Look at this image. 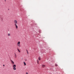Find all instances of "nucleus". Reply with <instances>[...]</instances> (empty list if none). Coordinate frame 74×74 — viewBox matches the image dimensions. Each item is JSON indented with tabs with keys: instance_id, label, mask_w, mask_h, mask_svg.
Listing matches in <instances>:
<instances>
[{
	"instance_id": "nucleus-1",
	"label": "nucleus",
	"mask_w": 74,
	"mask_h": 74,
	"mask_svg": "<svg viewBox=\"0 0 74 74\" xmlns=\"http://www.w3.org/2000/svg\"><path fill=\"white\" fill-rule=\"evenodd\" d=\"M14 23H15L14 25L16 27V29H17L18 28V26H17V25H16L17 23V21L16 20H14Z\"/></svg>"
},
{
	"instance_id": "nucleus-2",
	"label": "nucleus",
	"mask_w": 74,
	"mask_h": 74,
	"mask_svg": "<svg viewBox=\"0 0 74 74\" xmlns=\"http://www.w3.org/2000/svg\"><path fill=\"white\" fill-rule=\"evenodd\" d=\"M16 65L14 64L13 65V70H16Z\"/></svg>"
},
{
	"instance_id": "nucleus-3",
	"label": "nucleus",
	"mask_w": 74,
	"mask_h": 74,
	"mask_svg": "<svg viewBox=\"0 0 74 74\" xmlns=\"http://www.w3.org/2000/svg\"><path fill=\"white\" fill-rule=\"evenodd\" d=\"M20 42L19 41L17 43V45L18 47H21V45H20Z\"/></svg>"
},
{
	"instance_id": "nucleus-4",
	"label": "nucleus",
	"mask_w": 74,
	"mask_h": 74,
	"mask_svg": "<svg viewBox=\"0 0 74 74\" xmlns=\"http://www.w3.org/2000/svg\"><path fill=\"white\" fill-rule=\"evenodd\" d=\"M11 62L12 63V64H14V61H12V60H11Z\"/></svg>"
},
{
	"instance_id": "nucleus-5",
	"label": "nucleus",
	"mask_w": 74,
	"mask_h": 74,
	"mask_svg": "<svg viewBox=\"0 0 74 74\" xmlns=\"http://www.w3.org/2000/svg\"><path fill=\"white\" fill-rule=\"evenodd\" d=\"M8 36H11V34H10V33L8 34Z\"/></svg>"
},
{
	"instance_id": "nucleus-6",
	"label": "nucleus",
	"mask_w": 74,
	"mask_h": 74,
	"mask_svg": "<svg viewBox=\"0 0 74 74\" xmlns=\"http://www.w3.org/2000/svg\"><path fill=\"white\" fill-rule=\"evenodd\" d=\"M42 67H43V68L45 67V66L44 65H42Z\"/></svg>"
},
{
	"instance_id": "nucleus-7",
	"label": "nucleus",
	"mask_w": 74,
	"mask_h": 74,
	"mask_svg": "<svg viewBox=\"0 0 74 74\" xmlns=\"http://www.w3.org/2000/svg\"><path fill=\"white\" fill-rule=\"evenodd\" d=\"M37 63L38 64H39V61H38V60H37Z\"/></svg>"
},
{
	"instance_id": "nucleus-8",
	"label": "nucleus",
	"mask_w": 74,
	"mask_h": 74,
	"mask_svg": "<svg viewBox=\"0 0 74 74\" xmlns=\"http://www.w3.org/2000/svg\"><path fill=\"white\" fill-rule=\"evenodd\" d=\"M24 66H26V63L25 62H24Z\"/></svg>"
},
{
	"instance_id": "nucleus-9",
	"label": "nucleus",
	"mask_w": 74,
	"mask_h": 74,
	"mask_svg": "<svg viewBox=\"0 0 74 74\" xmlns=\"http://www.w3.org/2000/svg\"><path fill=\"white\" fill-rule=\"evenodd\" d=\"M15 58H16V54L15 53Z\"/></svg>"
},
{
	"instance_id": "nucleus-10",
	"label": "nucleus",
	"mask_w": 74,
	"mask_h": 74,
	"mask_svg": "<svg viewBox=\"0 0 74 74\" xmlns=\"http://www.w3.org/2000/svg\"><path fill=\"white\" fill-rule=\"evenodd\" d=\"M17 49H18V52H21V51H20L19 50V49L18 48H17Z\"/></svg>"
},
{
	"instance_id": "nucleus-11",
	"label": "nucleus",
	"mask_w": 74,
	"mask_h": 74,
	"mask_svg": "<svg viewBox=\"0 0 74 74\" xmlns=\"http://www.w3.org/2000/svg\"><path fill=\"white\" fill-rule=\"evenodd\" d=\"M38 60H41V58L40 57H39L38 58Z\"/></svg>"
},
{
	"instance_id": "nucleus-12",
	"label": "nucleus",
	"mask_w": 74,
	"mask_h": 74,
	"mask_svg": "<svg viewBox=\"0 0 74 74\" xmlns=\"http://www.w3.org/2000/svg\"><path fill=\"white\" fill-rule=\"evenodd\" d=\"M26 51H27V54H29V53L28 52V51H27V50H26Z\"/></svg>"
},
{
	"instance_id": "nucleus-13",
	"label": "nucleus",
	"mask_w": 74,
	"mask_h": 74,
	"mask_svg": "<svg viewBox=\"0 0 74 74\" xmlns=\"http://www.w3.org/2000/svg\"><path fill=\"white\" fill-rule=\"evenodd\" d=\"M55 66H56V67H57V66H58V64H55Z\"/></svg>"
},
{
	"instance_id": "nucleus-14",
	"label": "nucleus",
	"mask_w": 74,
	"mask_h": 74,
	"mask_svg": "<svg viewBox=\"0 0 74 74\" xmlns=\"http://www.w3.org/2000/svg\"><path fill=\"white\" fill-rule=\"evenodd\" d=\"M25 60V61H27V59H26Z\"/></svg>"
},
{
	"instance_id": "nucleus-15",
	"label": "nucleus",
	"mask_w": 74,
	"mask_h": 74,
	"mask_svg": "<svg viewBox=\"0 0 74 74\" xmlns=\"http://www.w3.org/2000/svg\"><path fill=\"white\" fill-rule=\"evenodd\" d=\"M26 74H28V73H26Z\"/></svg>"
},
{
	"instance_id": "nucleus-16",
	"label": "nucleus",
	"mask_w": 74,
	"mask_h": 74,
	"mask_svg": "<svg viewBox=\"0 0 74 74\" xmlns=\"http://www.w3.org/2000/svg\"><path fill=\"white\" fill-rule=\"evenodd\" d=\"M3 66H4V65H3Z\"/></svg>"
}]
</instances>
